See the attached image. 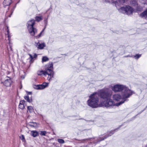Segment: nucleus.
Returning a JSON list of instances; mask_svg holds the SVG:
<instances>
[{
    "label": "nucleus",
    "instance_id": "6",
    "mask_svg": "<svg viewBox=\"0 0 147 147\" xmlns=\"http://www.w3.org/2000/svg\"><path fill=\"white\" fill-rule=\"evenodd\" d=\"M45 76H48L47 79L49 81L51 80L52 78L54 77V73L52 69H45Z\"/></svg>",
    "mask_w": 147,
    "mask_h": 147
},
{
    "label": "nucleus",
    "instance_id": "1",
    "mask_svg": "<svg viewBox=\"0 0 147 147\" xmlns=\"http://www.w3.org/2000/svg\"><path fill=\"white\" fill-rule=\"evenodd\" d=\"M111 94L103 90L100 91L98 93H94L90 96V99L88 101V105L93 108L99 107L98 97L100 95L101 98L106 99V100L102 102L101 105L107 107H112L115 105V103L112 99L110 98Z\"/></svg>",
    "mask_w": 147,
    "mask_h": 147
},
{
    "label": "nucleus",
    "instance_id": "5",
    "mask_svg": "<svg viewBox=\"0 0 147 147\" xmlns=\"http://www.w3.org/2000/svg\"><path fill=\"white\" fill-rule=\"evenodd\" d=\"M119 10L122 13H126L127 15H131L134 11V9L129 6H126L121 7Z\"/></svg>",
    "mask_w": 147,
    "mask_h": 147
},
{
    "label": "nucleus",
    "instance_id": "10",
    "mask_svg": "<svg viewBox=\"0 0 147 147\" xmlns=\"http://www.w3.org/2000/svg\"><path fill=\"white\" fill-rule=\"evenodd\" d=\"M39 124L38 123L34 122H30L27 124L28 126H30L31 127L36 128L38 127Z\"/></svg>",
    "mask_w": 147,
    "mask_h": 147
},
{
    "label": "nucleus",
    "instance_id": "23",
    "mask_svg": "<svg viewBox=\"0 0 147 147\" xmlns=\"http://www.w3.org/2000/svg\"><path fill=\"white\" fill-rule=\"evenodd\" d=\"M58 142L60 144H63L65 143L64 141L61 139H58L57 140Z\"/></svg>",
    "mask_w": 147,
    "mask_h": 147
},
{
    "label": "nucleus",
    "instance_id": "27",
    "mask_svg": "<svg viewBox=\"0 0 147 147\" xmlns=\"http://www.w3.org/2000/svg\"><path fill=\"white\" fill-rule=\"evenodd\" d=\"M19 107L20 109H24L25 107L24 106V105L19 104Z\"/></svg>",
    "mask_w": 147,
    "mask_h": 147
},
{
    "label": "nucleus",
    "instance_id": "34",
    "mask_svg": "<svg viewBox=\"0 0 147 147\" xmlns=\"http://www.w3.org/2000/svg\"><path fill=\"white\" fill-rule=\"evenodd\" d=\"M37 57V55L36 54H34V58H36Z\"/></svg>",
    "mask_w": 147,
    "mask_h": 147
},
{
    "label": "nucleus",
    "instance_id": "20",
    "mask_svg": "<svg viewBox=\"0 0 147 147\" xmlns=\"http://www.w3.org/2000/svg\"><path fill=\"white\" fill-rule=\"evenodd\" d=\"M27 109L28 111H29L30 113H31L33 111L34 109L33 107L32 106H28Z\"/></svg>",
    "mask_w": 147,
    "mask_h": 147
},
{
    "label": "nucleus",
    "instance_id": "13",
    "mask_svg": "<svg viewBox=\"0 0 147 147\" xmlns=\"http://www.w3.org/2000/svg\"><path fill=\"white\" fill-rule=\"evenodd\" d=\"M12 3V0H4L3 5L4 7L9 6Z\"/></svg>",
    "mask_w": 147,
    "mask_h": 147
},
{
    "label": "nucleus",
    "instance_id": "17",
    "mask_svg": "<svg viewBox=\"0 0 147 147\" xmlns=\"http://www.w3.org/2000/svg\"><path fill=\"white\" fill-rule=\"evenodd\" d=\"M24 98L28 102H32V100L31 98H29L28 95H26L24 96Z\"/></svg>",
    "mask_w": 147,
    "mask_h": 147
},
{
    "label": "nucleus",
    "instance_id": "38",
    "mask_svg": "<svg viewBox=\"0 0 147 147\" xmlns=\"http://www.w3.org/2000/svg\"><path fill=\"white\" fill-rule=\"evenodd\" d=\"M113 133H114V132H113H113L111 134H113Z\"/></svg>",
    "mask_w": 147,
    "mask_h": 147
},
{
    "label": "nucleus",
    "instance_id": "24",
    "mask_svg": "<svg viewBox=\"0 0 147 147\" xmlns=\"http://www.w3.org/2000/svg\"><path fill=\"white\" fill-rule=\"evenodd\" d=\"M20 139L22 141L25 142L26 141L24 136L23 135H22L20 137Z\"/></svg>",
    "mask_w": 147,
    "mask_h": 147
},
{
    "label": "nucleus",
    "instance_id": "37",
    "mask_svg": "<svg viewBox=\"0 0 147 147\" xmlns=\"http://www.w3.org/2000/svg\"><path fill=\"white\" fill-rule=\"evenodd\" d=\"M10 49L11 51H12V49L11 47H10Z\"/></svg>",
    "mask_w": 147,
    "mask_h": 147
},
{
    "label": "nucleus",
    "instance_id": "28",
    "mask_svg": "<svg viewBox=\"0 0 147 147\" xmlns=\"http://www.w3.org/2000/svg\"><path fill=\"white\" fill-rule=\"evenodd\" d=\"M19 1H18V3H16V5H15V6L13 8V9L12 10V11H11V14L9 16V17H11V14H12V13H13V11H14V9L16 7V4H18V3H19Z\"/></svg>",
    "mask_w": 147,
    "mask_h": 147
},
{
    "label": "nucleus",
    "instance_id": "26",
    "mask_svg": "<svg viewBox=\"0 0 147 147\" xmlns=\"http://www.w3.org/2000/svg\"><path fill=\"white\" fill-rule=\"evenodd\" d=\"M46 131H41L40 133V135L41 136H45L46 134Z\"/></svg>",
    "mask_w": 147,
    "mask_h": 147
},
{
    "label": "nucleus",
    "instance_id": "4",
    "mask_svg": "<svg viewBox=\"0 0 147 147\" xmlns=\"http://www.w3.org/2000/svg\"><path fill=\"white\" fill-rule=\"evenodd\" d=\"M112 90L115 92H119L122 91L125 88V86L122 84H111L109 86Z\"/></svg>",
    "mask_w": 147,
    "mask_h": 147
},
{
    "label": "nucleus",
    "instance_id": "36",
    "mask_svg": "<svg viewBox=\"0 0 147 147\" xmlns=\"http://www.w3.org/2000/svg\"><path fill=\"white\" fill-rule=\"evenodd\" d=\"M30 55V57L31 58V59H32L33 57H32V56L31 55Z\"/></svg>",
    "mask_w": 147,
    "mask_h": 147
},
{
    "label": "nucleus",
    "instance_id": "25",
    "mask_svg": "<svg viewBox=\"0 0 147 147\" xmlns=\"http://www.w3.org/2000/svg\"><path fill=\"white\" fill-rule=\"evenodd\" d=\"M141 56V55L140 54H137L134 56V57L136 59H138Z\"/></svg>",
    "mask_w": 147,
    "mask_h": 147
},
{
    "label": "nucleus",
    "instance_id": "19",
    "mask_svg": "<svg viewBox=\"0 0 147 147\" xmlns=\"http://www.w3.org/2000/svg\"><path fill=\"white\" fill-rule=\"evenodd\" d=\"M132 1L131 2V3L133 6H135L137 8V9L138 10H140L136 6V5H137V0H132Z\"/></svg>",
    "mask_w": 147,
    "mask_h": 147
},
{
    "label": "nucleus",
    "instance_id": "29",
    "mask_svg": "<svg viewBox=\"0 0 147 147\" xmlns=\"http://www.w3.org/2000/svg\"><path fill=\"white\" fill-rule=\"evenodd\" d=\"M25 101L24 100H22L20 101V104L23 105H24V104L25 103Z\"/></svg>",
    "mask_w": 147,
    "mask_h": 147
},
{
    "label": "nucleus",
    "instance_id": "32",
    "mask_svg": "<svg viewBox=\"0 0 147 147\" xmlns=\"http://www.w3.org/2000/svg\"><path fill=\"white\" fill-rule=\"evenodd\" d=\"M7 35L8 38V40H9V42H10L11 36L9 34H7Z\"/></svg>",
    "mask_w": 147,
    "mask_h": 147
},
{
    "label": "nucleus",
    "instance_id": "15",
    "mask_svg": "<svg viewBox=\"0 0 147 147\" xmlns=\"http://www.w3.org/2000/svg\"><path fill=\"white\" fill-rule=\"evenodd\" d=\"M30 135L34 137H35L39 135V134L38 131H31L30 132Z\"/></svg>",
    "mask_w": 147,
    "mask_h": 147
},
{
    "label": "nucleus",
    "instance_id": "14",
    "mask_svg": "<svg viewBox=\"0 0 147 147\" xmlns=\"http://www.w3.org/2000/svg\"><path fill=\"white\" fill-rule=\"evenodd\" d=\"M11 81L10 79H7L4 82V85L6 86H9L11 85Z\"/></svg>",
    "mask_w": 147,
    "mask_h": 147
},
{
    "label": "nucleus",
    "instance_id": "7",
    "mask_svg": "<svg viewBox=\"0 0 147 147\" xmlns=\"http://www.w3.org/2000/svg\"><path fill=\"white\" fill-rule=\"evenodd\" d=\"M127 0H107V2L110 3L115 4L116 6L117 7V5H119L125 2Z\"/></svg>",
    "mask_w": 147,
    "mask_h": 147
},
{
    "label": "nucleus",
    "instance_id": "30",
    "mask_svg": "<svg viewBox=\"0 0 147 147\" xmlns=\"http://www.w3.org/2000/svg\"><path fill=\"white\" fill-rule=\"evenodd\" d=\"M26 92L27 93V95H31L32 94V92H27L26 91Z\"/></svg>",
    "mask_w": 147,
    "mask_h": 147
},
{
    "label": "nucleus",
    "instance_id": "33",
    "mask_svg": "<svg viewBox=\"0 0 147 147\" xmlns=\"http://www.w3.org/2000/svg\"><path fill=\"white\" fill-rule=\"evenodd\" d=\"M7 34H9V30L8 29V26L7 27Z\"/></svg>",
    "mask_w": 147,
    "mask_h": 147
},
{
    "label": "nucleus",
    "instance_id": "12",
    "mask_svg": "<svg viewBox=\"0 0 147 147\" xmlns=\"http://www.w3.org/2000/svg\"><path fill=\"white\" fill-rule=\"evenodd\" d=\"M53 69V65L52 62H49L45 66V69Z\"/></svg>",
    "mask_w": 147,
    "mask_h": 147
},
{
    "label": "nucleus",
    "instance_id": "35",
    "mask_svg": "<svg viewBox=\"0 0 147 147\" xmlns=\"http://www.w3.org/2000/svg\"><path fill=\"white\" fill-rule=\"evenodd\" d=\"M21 77L22 79H23L25 77L24 76H21Z\"/></svg>",
    "mask_w": 147,
    "mask_h": 147
},
{
    "label": "nucleus",
    "instance_id": "22",
    "mask_svg": "<svg viewBox=\"0 0 147 147\" xmlns=\"http://www.w3.org/2000/svg\"><path fill=\"white\" fill-rule=\"evenodd\" d=\"M35 19L37 21L39 22L42 19V18L41 16H36L35 17Z\"/></svg>",
    "mask_w": 147,
    "mask_h": 147
},
{
    "label": "nucleus",
    "instance_id": "39",
    "mask_svg": "<svg viewBox=\"0 0 147 147\" xmlns=\"http://www.w3.org/2000/svg\"><path fill=\"white\" fill-rule=\"evenodd\" d=\"M146 147H147V145H146Z\"/></svg>",
    "mask_w": 147,
    "mask_h": 147
},
{
    "label": "nucleus",
    "instance_id": "21",
    "mask_svg": "<svg viewBox=\"0 0 147 147\" xmlns=\"http://www.w3.org/2000/svg\"><path fill=\"white\" fill-rule=\"evenodd\" d=\"M49 60V58L47 57H43L42 58V62H43L48 61Z\"/></svg>",
    "mask_w": 147,
    "mask_h": 147
},
{
    "label": "nucleus",
    "instance_id": "16",
    "mask_svg": "<svg viewBox=\"0 0 147 147\" xmlns=\"http://www.w3.org/2000/svg\"><path fill=\"white\" fill-rule=\"evenodd\" d=\"M141 17L146 18H147V9L144 11L143 13L140 14Z\"/></svg>",
    "mask_w": 147,
    "mask_h": 147
},
{
    "label": "nucleus",
    "instance_id": "31",
    "mask_svg": "<svg viewBox=\"0 0 147 147\" xmlns=\"http://www.w3.org/2000/svg\"><path fill=\"white\" fill-rule=\"evenodd\" d=\"M45 28H44L42 31L38 35V37H37V38H39V37H40V36H41V34L42 33V32L44 31V29H45Z\"/></svg>",
    "mask_w": 147,
    "mask_h": 147
},
{
    "label": "nucleus",
    "instance_id": "9",
    "mask_svg": "<svg viewBox=\"0 0 147 147\" xmlns=\"http://www.w3.org/2000/svg\"><path fill=\"white\" fill-rule=\"evenodd\" d=\"M48 83L44 82L42 84L35 86L34 88L38 90H41L47 87L48 86Z\"/></svg>",
    "mask_w": 147,
    "mask_h": 147
},
{
    "label": "nucleus",
    "instance_id": "3",
    "mask_svg": "<svg viewBox=\"0 0 147 147\" xmlns=\"http://www.w3.org/2000/svg\"><path fill=\"white\" fill-rule=\"evenodd\" d=\"M35 20L32 19L28 22L27 28L29 32L32 36H34L37 33V30L33 27V25L35 24Z\"/></svg>",
    "mask_w": 147,
    "mask_h": 147
},
{
    "label": "nucleus",
    "instance_id": "18",
    "mask_svg": "<svg viewBox=\"0 0 147 147\" xmlns=\"http://www.w3.org/2000/svg\"><path fill=\"white\" fill-rule=\"evenodd\" d=\"M45 69L44 71L42 70H39L37 72V74L38 75H44L45 76Z\"/></svg>",
    "mask_w": 147,
    "mask_h": 147
},
{
    "label": "nucleus",
    "instance_id": "2",
    "mask_svg": "<svg viewBox=\"0 0 147 147\" xmlns=\"http://www.w3.org/2000/svg\"><path fill=\"white\" fill-rule=\"evenodd\" d=\"M122 92L123 100L118 103L115 104V105L119 106L123 103L126 100V99L129 98L132 94L133 91L125 86V88H123Z\"/></svg>",
    "mask_w": 147,
    "mask_h": 147
},
{
    "label": "nucleus",
    "instance_id": "11",
    "mask_svg": "<svg viewBox=\"0 0 147 147\" xmlns=\"http://www.w3.org/2000/svg\"><path fill=\"white\" fill-rule=\"evenodd\" d=\"M36 47L39 49H42L45 46V43H40L39 42L36 43Z\"/></svg>",
    "mask_w": 147,
    "mask_h": 147
},
{
    "label": "nucleus",
    "instance_id": "8",
    "mask_svg": "<svg viewBox=\"0 0 147 147\" xmlns=\"http://www.w3.org/2000/svg\"><path fill=\"white\" fill-rule=\"evenodd\" d=\"M112 98L113 100L116 101H119L121 100L120 102L123 100V96H122L119 93H117L113 95Z\"/></svg>",
    "mask_w": 147,
    "mask_h": 147
}]
</instances>
